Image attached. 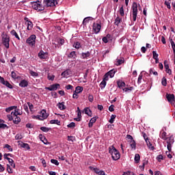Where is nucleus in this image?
Wrapping results in <instances>:
<instances>
[{
	"label": "nucleus",
	"mask_w": 175,
	"mask_h": 175,
	"mask_svg": "<svg viewBox=\"0 0 175 175\" xmlns=\"http://www.w3.org/2000/svg\"><path fill=\"white\" fill-rule=\"evenodd\" d=\"M121 18L117 16L116 18L115 19V25H117V27H118V25H120V23H121Z\"/></svg>",
	"instance_id": "nucleus-35"
},
{
	"label": "nucleus",
	"mask_w": 175,
	"mask_h": 175,
	"mask_svg": "<svg viewBox=\"0 0 175 175\" xmlns=\"http://www.w3.org/2000/svg\"><path fill=\"white\" fill-rule=\"evenodd\" d=\"M1 42L5 49H9L10 43V36H9L8 33L3 32L1 33Z\"/></svg>",
	"instance_id": "nucleus-2"
},
{
	"label": "nucleus",
	"mask_w": 175,
	"mask_h": 175,
	"mask_svg": "<svg viewBox=\"0 0 175 175\" xmlns=\"http://www.w3.org/2000/svg\"><path fill=\"white\" fill-rule=\"evenodd\" d=\"M109 75H107V73H106L105 75H104V78H103V81H107L109 80Z\"/></svg>",
	"instance_id": "nucleus-62"
},
{
	"label": "nucleus",
	"mask_w": 175,
	"mask_h": 175,
	"mask_svg": "<svg viewBox=\"0 0 175 175\" xmlns=\"http://www.w3.org/2000/svg\"><path fill=\"white\" fill-rule=\"evenodd\" d=\"M84 113H85L88 116H89L90 117L92 116V111H91V110L86 107L83 109Z\"/></svg>",
	"instance_id": "nucleus-21"
},
{
	"label": "nucleus",
	"mask_w": 175,
	"mask_h": 175,
	"mask_svg": "<svg viewBox=\"0 0 175 175\" xmlns=\"http://www.w3.org/2000/svg\"><path fill=\"white\" fill-rule=\"evenodd\" d=\"M11 77L14 80L18 79V76H17V74L14 71L11 72Z\"/></svg>",
	"instance_id": "nucleus-38"
},
{
	"label": "nucleus",
	"mask_w": 175,
	"mask_h": 175,
	"mask_svg": "<svg viewBox=\"0 0 175 175\" xmlns=\"http://www.w3.org/2000/svg\"><path fill=\"white\" fill-rule=\"evenodd\" d=\"M49 56V53L47 52H44L43 51H40L38 53V57L40 59H46Z\"/></svg>",
	"instance_id": "nucleus-9"
},
{
	"label": "nucleus",
	"mask_w": 175,
	"mask_h": 175,
	"mask_svg": "<svg viewBox=\"0 0 175 175\" xmlns=\"http://www.w3.org/2000/svg\"><path fill=\"white\" fill-rule=\"evenodd\" d=\"M100 28H102V26L99 23H93V31L94 33L98 34L99 32H100Z\"/></svg>",
	"instance_id": "nucleus-8"
},
{
	"label": "nucleus",
	"mask_w": 175,
	"mask_h": 175,
	"mask_svg": "<svg viewBox=\"0 0 175 175\" xmlns=\"http://www.w3.org/2000/svg\"><path fill=\"white\" fill-rule=\"evenodd\" d=\"M83 87L81 86H77L76 88H75V92L77 93V94H80L81 92H83Z\"/></svg>",
	"instance_id": "nucleus-27"
},
{
	"label": "nucleus",
	"mask_w": 175,
	"mask_h": 175,
	"mask_svg": "<svg viewBox=\"0 0 175 175\" xmlns=\"http://www.w3.org/2000/svg\"><path fill=\"white\" fill-rule=\"evenodd\" d=\"M30 75L33 77H38V76H39V74H38V72H36L35 71H32V70H30Z\"/></svg>",
	"instance_id": "nucleus-43"
},
{
	"label": "nucleus",
	"mask_w": 175,
	"mask_h": 175,
	"mask_svg": "<svg viewBox=\"0 0 175 175\" xmlns=\"http://www.w3.org/2000/svg\"><path fill=\"white\" fill-rule=\"evenodd\" d=\"M47 117H49V114H47L46 109H42L40 114L37 116V118H38V120L40 121H43V120H46Z\"/></svg>",
	"instance_id": "nucleus-7"
},
{
	"label": "nucleus",
	"mask_w": 175,
	"mask_h": 175,
	"mask_svg": "<svg viewBox=\"0 0 175 175\" xmlns=\"http://www.w3.org/2000/svg\"><path fill=\"white\" fill-rule=\"evenodd\" d=\"M3 85H5V87H8V88H10V90H12L13 85L9 83V81H5L3 83Z\"/></svg>",
	"instance_id": "nucleus-30"
},
{
	"label": "nucleus",
	"mask_w": 175,
	"mask_h": 175,
	"mask_svg": "<svg viewBox=\"0 0 175 175\" xmlns=\"http://www.w3.org/2000/svg\"><path fill=\"white\" fill-rule=\"evenodd\" d=\"M130 146L133 150H136V142L135 140L130 142Z\"/></svg>",
	"instance_id": "nucleus-37"
},
{
	"label": "nucleus",
	"mask_w": 175,
	"mask_h": 175,
	"mask_svg": "<svg viewBox=\"0 0 175 175\" xmlns=\"http://www.w3.org/2000/svg\"><path fill=\"white\" fill-rule=\"evenodd\" d=\"M109 152L111 154L113 161H118V159L121 158L120 152L117 150L114 146H111L109 148Z\"/></svg>",
	"instance_id": "nucleus-1"
},
{
	"label": "nucleus",
	"mask_w": 175,
	"mask_h": 175,
	"mask_svg": "<svg viewBox=\"0 0 175 175\" xmlns=\"http://www.w3.org/2000/svg\"><path fill=\"white\" fill-rule=\"evenodd\" d=\"M76 126V123L70 122L69 124L67 125L68 128H75Z\"/></svg>",
	"instance_id": "nucleus-52"
},
{
	"label": "nucleus",
	"mask_w": 175,
	"mask_h": 175,
	"mask_svg": "<svg viewBox=\"0 0 175 175\" xmlns=\"http://www.w3.org/2000/svg\"><path fill=\"white\" fill-rule=\"evenodd\" d=\"M51 124H56L57 125H59L60 122L58 120H51L50 121Z\"/></svg>",
	"instance_id": "nucleus-45"
},
{
	"label": "nucleus",
	"mask_w": 175,
	"mask_h": 175,
	"mask_svg": "<svg viewBox=\"0 0 175 175\" xmlns=\"http://www.w3.org/2000/svg\"><path fill=\"white\" fill-rule=\"evenodd\" d=\"M116 117H117V116H116V115H111V118H110V120H109V122L110 124H113V123L114 122V120H116Z\"/></svg>",
	"instance_id": "nucleus-39"
},
{
	"label": "nucleus",
	"mask_w": 175,
	"mask_h": 175,
	"mask_svg": "<svg viewBox=\"0 0 175 175\" xmlns=\"http://www.w3.org/2000/svg\"><path fill=\"white\" fill-rule=\"evenodd\" d=\"M41 163H42L43 167H46V166H47L46 164V160H44L43 159H41Z\"/></svg>",
	"instance_id": "nucleus-63"
},
{
	"label": "nucleus",
	"mask_w": 175,
	"mask_h": 175,
	"mask_svg": "<svg viewBox=\"0 0 175 175\" xmlns=\"http://www.w3.org/2000/svg\"><path fill=\"white\" fill-rule=\"evenodd\" d=\"M7 172L9 174L13 173V170H12V167H10V165H9V164L7 165Z\"/></svg>",
	"instance_id": "nucleus-48"
},
{
	"label": "nucleus",
	"mask_w": 175,
	"mask_h": 175,
	"mask_svg": "<svg viewBox=\"0 0 175 175\" xmlns=\"http://www.w3.org/2000/svg\"><path fill=\"white\" fill-rule=\"evenodd\" d=\"M166 98L167 99L168 102L172 105L174 103V94H166Z\"/></svg>",
	"instance_id": "nucleus-11"
},
{
	"label": "nucleus",
	"mask_w": 175,
	"mask_h": 175,
	"mask_svg": "<svg viewBox=\"0 0 175 175\" xmlns=\"http://www.w3.org/2000/svg\"><path fill=\"white\" fill-rule=\"evenodd\" d=\"M43 3L44 6H46V8H51L57 5L58 2L57 0H44Z\"/></svg>",
	"instance_id": "nucleus-5"
},
{
	"label": "nucleus",
	"mask_w": 175,
	"mask_h": 175,
	"mask_svg": "<svg viewBox=\"0 0 175 175\" xmlns=\"http://www.w3.org/2000/svg\"><path fill=\"white\" fill-rule=\"evenodd\" d=\"M10 33L12 36H14L16 39H18V40H20V36H18V34L16 31V30L13 29L10 31Z\"/></svg>",
	"instance_id": "nucleus-19"
},
{
	"label": "nucleus",
	"mask_w": 175,
	"mask_h": 175,
	"mask_svg": "<svg viewBox=\"0 0 175 175\" xmlns=\"http://www.w3.org/2000/svg\"><path fill=\"white\" fill-rule=\"evenodd\" d=\"M134 161H135V163H139V162H140V154H135Z\"/></svg>",
	"instance_id": "nucleus-28"
},
{
	"label": "nucleus",
	"mask_w": 175,
	"mask_h": 175,
	"mask_svg": "<svg viewBox=\"0 0 175 175\" xmlns=\"http://www.w3.org/2000/svg\"><path fill=\"white\" fill-rule=\"evenodd\" d=\"M157 159L159 162H161V161H163V156L162 154H159L157 156Z\"/></svg>",
	"instance_id": "nucleus-56"
},
{
	"label": "nucleus",
	"mask_w": 175,
	"mask_h": 175,
	"mask_svg": "<svg viewBox=\"0 0 175 175\" xmlns=\"http://www.w3.org/2000/svg\"><path fill=\"white\" fill-rule=\"evenodd\" d=\"M161 84L163 85V87H166V85H167V80L166 79V77H163Z\"/></svg>",
	"instance_id": "nucleus-36"
},
{
	"label": "nucleus",
	"mask_w": 175,
	"mask_h": 175,
	"mask_svg": "<svg viewBox=\"0 0 175 175\" xmlns=\"http://www.w3.org/2000/svg\"><path fill=\"white\" fill-rule=\"evenodd\" d=\"M120 16H122V17H124V16L125 14L124 12V7L123 6H122L120 9Z\"/></svg>",
	"instance_id": "nucleus-49"
},
{
	"label": "nucleus",
	"mask_w": 175,
	"mask_h": 175,
	"mask_svg": "<svg viewBox=\"0 0 175 175\" xmlns=\"http://www.w3.org/2000/svg\"><path fill=\"white\" fill-rule=\"evenodd\" d=\"M6 128H9L6 124H3V120H0V129H6Z\"/></svg>",
	"instance_id": "nucleus-25"
},
{
	"label": "nucleus",
	"mask_w": 175,
	"mask_h": 175,
	"mask_svg": "<svg viewBox=\"0 0 175 175\" xmlns=\"http://www.w3.org/2000/svg\"><path fill=\"white\" fill-rule=\"evenodd\" d=\"M117 85L118 87L122 90H124V88L125 87L126 84L125 82L122 81H117Z\"/></svg>",
	"instance_id": "nucleus-15"
},
{
	"label": "nucleus",
	"mask_w": 175,
	"mask_h": 175,
	"mask_svg": "<svg viewBox=\"0 0 175 175\" xmlns=\"http://www.w3.org/2000/svg\"><path fill=\"white\" fill-rule=\"evenodd\" d=\"M58 87H59V84L55 83L51 85L50 87L45 88V90H48L49 91H57V90H58Z\"/></svg>",
	"instance_id": "nucleus-10"
},
{
	"label": "nucleus",
	"mask_w": 175,
	"mask_h": 175,
	"mask_svg": "<svg viewBox=\"0 0 175 175\" xmlns=\"http://www.w3.org/2000/svg\"><path fill=\"white\" fill-rule=\"evenodd\" d=\"M149 72L150 75H154V76H158V72L154 70L152 68H150Z\"/></svg>",
	"instance_id": "nucleus-42"
},
{
	"label": "nucleus",
	"mask_w": 175,
	"mask_h": 175,
	"mask_svg": "<svg viewBox=\"0 0 175 175\" xmlns=\"http://www.w3.org/2000/svg\"><path fill=\"white\" fill-rule=\"evenodd\" d=\"M174 143V139H170L168 141H167V148L169 152L172 151V144H173Z\"/></svg>",
	"instance_id": "nucleus-13"
},
{
	"label": "nucleus",
	"mask_w": 175,
	"mask_h": 175,
	"mask_svg": "<svg viewBox=\"0 0 175 175\" xmlns=\"http://www.w3.org/2000/svg\"><path fill=\"white\" fill-rule=\"evenodd\" d=\"M70 73H71L70 70H66L62 73V77H65L66 79H68V77L70 76Z\"/></svg>",
	"instance_id": "nucleus-14"
},
{
	"label": "nucleus",
	"mask_w": 175,
	"mask_h": 175,
	"mask_svg": "<svg viewBox=\"0 0 175 175\" xmlns=\"http://www.w3.org/2000/svg\"><path fill=\"white\" fill-rule=\"evenodd\" d=\"M18 115L14 116V124H18L21 121V118L20 117L17 116Z\"/></svg>",
	"instance_id": "nucleus-23"
},
{
	"label": "nucleus",
	"mask_w": 175,
	"mask_h": 175,
	"mask_svg": "<svg viewBox=\"0 0 175 175\" xmlns=\"http://www.w3.org/2000/svg\"><path fill=\"white\" fill-rule=\"evenodd\" d=\"M152 54H153V59H157L159 55H158V53H157V51H153Z\"/></svg>",
	"instance_id": "nucleus-53"
},
{
	"label": "nucleus",
	"mask_w": 175,
	"mask_h": 175,
	"mask_svg": "<svg viewBox=\"0 0 175 175\" xmlns=\"http://www.w3.org/2000/svg\"><path fill=\"white\" fill-rule=\"evenodd\" d=\"M26 24L27 25V31H31V29H32V28H33V23H32L31 21H27Z\"/></svg>",
	"instance_id": "nucleus-18"
},
{
	"label": "nucleus",
	"mask_w": 175,
	"mask_h": 175,
	"mask_svg": "<svg viewBox=\"0 0 175 175\" xmlns=\"http://www.w3.org/2000/svg\"><path fill=\"white\" fill-rule=\"evenodd\" d=\"M109 37H110V35H107L106 37H103V42H104V43H107L109 42V40L107 39Z\"/></svg>",
	"instance_id": "nucleus-55"
},
{
	"label": "nucleus",
	"mask_w": 175,
	"mask_h": 175,
	"mask_svg": "<svg viewBox=\"0 0 175 175\" xmlns=\"http://www.w3.org/2000/svg\"><path fill=\"white\" fill-rule=\"evenodd\" d=\"M40 130L42 131V132H45V133H47L49 131V128L46 126L40 127Z\"/></svg>",
	"instance_id": "nucleus-51"
},
{
	"label": "nucleus",
	"mask_w": 175,
	"mask_h": 175,
	"mask_svg": "<svg viewBox=\"0 0 175 175\" xmlns=\"http://www.w3.org/2000/svg\"><path fill=\"white\" fill-rule=\"evenodd\" d=\"M31 8L36 10L37 12H43L44 10V6L40 4L39 1L31 2Z\"/></svg>",
	"instance_id": "nucleus-3"
},
{
	"label": "nucleus",
	"mask_w": 175,
	"mask_h": 175,
	"mask_svg": "<svg viewBox=\"0 0 175 175\" xmlns=\"http://www.w3.org/2000/svg\"><path fill=\"white\" fill-rule=\"evenodd\" d=\"M132 14L133 21H136L137 17V3H133L132 5Z\"/></svg>",
	"instance_id": "nucleus-6"
},
{
	"label": "nucleus",
	"mask_w": 175,
	"mask_h": 175,
	"mask_svg": "<svg viewBox=\"0 0 175 175\" xmlns=\"http://www.w3.org/2000/svg\"><path fill=\"white\" fill-rule=\"evenodd\" d=\"M68 57V58H73L75 59V58H76L77 57L76 52L75 51L70 52Z\"/></svg>",
	"instance_id": "nucleus-34"
},
{
	"label": "nucleus",
	"mask_w": 175,
	"mask_h": 175,
	"mask_svg": "<svg viewBox=\"0 0 175 175\" xmlns=\"http://www.w3.org/2000/svg\"><path fill=\"white\" fill-rule=\"evenodd\" d=\"M36 36L33 34L30 36L26 40V43L31 46V47H33L35 46V43H36Z\"/></svg>",
	"instance_id": "nucleus-4"
},
{
	"label": "nucleus",
	"mask_w": 175,
	"mask_h": 175,
	"mask_svg": "<svg viewBox=\"0 0 175 175\" xmlns=\"http://www.w3.org/2000/svg\"><path fill=\"white\" fill-rule=\"evenodd\" d=\"M58 43L59 44H65V40L63 39V38H59V40H58Z\"/></svg>",
	"instance_id": "nucleus-60"
},
{
	"label": "nucleus",
	"mask_w": 175,
	"mask_h": 175,
	"mask_svg": "<svg viewBox=\"0 0 175 175\" xmlns=\"http://www.w3.org/2000/svg\"><path fill=\"white\" fill-rule=\"evenodd\" d=\"M160 137H161V139H163V140H166V132L161 131Z\"/></svg>",
	"instance_id": "nucleus-33"
},
{
	"label": "nucleus",
	"mask_w": 175,
	"mask_h": 175,
	"mask_svg": "<svg viewBox=\"0 0 175 175\" xmlns=\"http://www.w3.org/2000/svg\"><path fill=\"white\" fill-rule=\"evenodd\" d=\"M73 47H75V49H80V47H81V44H80V42H77L74 44Z\"/></svg>",
	"instance_id": "nucleus-41"
},
{
	"label": "nucleus",
	"mask_w": 175,
	"mask_h": 175,
	"mask_svg": "<svg viewBox=\"0 0 175 175\" xmlns=\"http://www.w3.org/2000/svg\"><path fill=\"white\" fill-rule=\"evenodd\" d=\"M90 55H91V53H90V51H87L85 53H82L81 58L83 59H87V58H88V57H90Z\"/></svg>",
	"instance_id": "nucleus-17"
},
{
	"label": "nucleus",
	"mask_w": 175,
	"mask_h": 175,
	"mask_svg": "<svg viewBox=\"0 0 175 175\" xmlns=\"http://www.w3.org/2000/svg\"><path fill=\"white\" fill-rule=\"evenodd\" d=\"M23 139V135L21 134H16L15 136V139L16 140H21Z\"/></svg>",
	"instance_id": "nucleus-46"
},
{
	"label": "nucleus",
	"mask_w": 175,
	"mask_h": 175,
	"mask_svg": "<svg viewBox=\"0 0 175 175\" xmlns=\"http://www.w3.org/2000/svg\"><path fill=\"white\" fill-rule=\"evenodd\" d=\"M57 107L59 109V110H65V109H66V107H65V103L64 102L59 103L57 104Z\"/></svg>",
	"instance_id": "nucleus-20"
},
{
	"label": "nucleus",
	"mask_w": 175,
	"mask_h": 175,
	"mask_svg": "<svg viewBox=\"0 0 175 175\" xmlns=\"http://www.w3.org/2000/svg\"><path fill=\"white\" fill-rule=\"evenodd\" d=\"M18 145L21 146L22 148H25L26 150H30L31 148L29 147V145L28 144L23 143L21 141L18 142Z\"/></svg>",
	"instance_id": "nucleus-12"
},
{
	"label": "nucleus",
	"mask_w": 175,
	"mask_h": 175,
	"mask_svg": "<svg viewBox=\"0 0 175 175\" xmlns=\"http://www.w3.org/2000/svg\"><path fill=\"white\" fill-rule=\"evenodd\" d=\"M122 64H124L123 58L116 59V65H117V66H120V65H122Z\"/></svg>",
	"instance_id": "nucleus-29"
},
{
	"label": "nucleus",
	"mask_w": 175,
	"mask_h": 175,
	"mask_svg": "<svg viewBox=\"0 0 175 175\" xmlns=\"http://www.w3.org/2000/svg\"><path fill=\"white\" fill-rule=\"evenodd\" d=\"M19 87H22L25 88V87H28V81H27L25 79L22 80L19 83Z\"/></svg>",
	"instance_id": "nucleus-16"
},
{
	"label": "nucleus",
	"mask_w": 175,
	"mask_h": 175,
	"mask_svg": "<svg viewBox=\"0 0 175 175\" xmlns=\"http://www.w3.org/2000/svg\"><path fill=\"white\" fill-rule=\"evenodd\" d=\"M8 118L9 121H13L14 122V114L13 112L10 115H8Z\"/></svg>",
	"instance_id": "nucleus-31"
},
{
	"label": "nucleus",
	"mask_w": 175,
	"mask_h": 175,
	"mask_svg": "<svg viewBox=\"0 0 175 175\" xmlns=\"http://www.w3.org/2000/svg\"><path fill=\"white\" fill-rule=\"evenodd\" d=\"M88 100H89V102H91V103L94 102V95L89 94Z\"/></svg>",
	"instance_id": "nucleus-54"
},
{
	"label": "nucleus",
	"mask_w": 175,
	"mask_h": 175,
	"mask_svg": "<svg viewBox=\"0 0 175 175\" xmlns=\"http://www.w3.org/2000/svg\"><path fill=\"white\" fill-rule=\"evenodd\" d=\"M8 162L12 167H16V164H14V161H13V159H8Z\"/></svg>",
	"instance_id": "nucleus-40"
},
{
	"label": "nucleus",
	"mask_w": 175,
	"mask_h": 175,
	"mask_svg": "<svg viewBox=\"0 0 175 175\" xmlns=\"http://www.w3.org/2000/svg\"><path fill=\"white\" fill-rule=\"evenodd\" d=\"M164 4L167 6V9H171L170 1H165Z\"/></svg>",
	"instance_id": "nucleus-59"
},
{
	"label": "nucleus",
	"mask_w": 175,
	"mask_h": 175,
	"mask_svg": "<svg viewBox=\"0 0 175 175\" xmlns=\"http://www.w3.org/2000/svg\"><path fill=\"white\" fill-rule=\"evenodd\" d=\"M27 105L29 106L30 111H32V110H33V105H32V103H27Z\"/></svg>",
	"instance_id": "nucleus-61"
},
{
	"label": "nucleus",
	"mask_w": 175,
	"mask_h": 175,
	"mask_svg": "<svg viewBox=\"0 0 175 175\" xmlns=\"http://www.w3.org/2000/svg\"><path fill=\"white\" fill-rule=\"evenodd\" d=\"M133 90H135V88H133V87H129V88H124L123 89V91H124V92L129 93V92H131V91H133Z\"/></svg>",
	"instance_id": "nucleus-26"
},
{
	"label": "nucleus",
	"mask_w": 175,
	"mask_h": 175,
	"mask_svg": "<svg viewBox=\"0 0 175 175\" xmlns=\"http://www.w3.org/2000/svg\"><path fill=\"white\" fill-rule=\"evenodd\" d=\"M12 113H14L13 114L14 116H21V114H23V111L17 109V108H16L14 111H12Z\"/></svg>",
	"instance_id": "nucleus-24"
},
{
	"label": "nucleus",
	"mask_w": 175,
	"mask_h": 175,
	"mask_svg": "<svg viewBox=\"0 0 175 175\" xmlns=\"http://www.w3.org/2000/svg\"><path fill=\"white\" fill-rule=\"evenodd\" d=\"M5 148H8V150L9 151H11V152L13 151V148H12V146H10V145H9V144H5Z\"/></svg>",
	"instance_id": "nucleus-58"
},
{
	"label": "nucleus",
	"mask_w": 175,
	"mask_h": 175,
	"mask_svg": "<svg viewBox=\"0 0 175 175\" xmlns=\"http://www.w3.org/2000/svg\"><path fill=\"white\" fill-rule=\"evenodd\" d=\"M51 163H53V165H55L56 166H58V165H59V163H58V160L56 159H51Z\"/></svg>",
	"instance_id": "nucleus-47"
},
{
	"label": "nucleus",
	"mask_w": 175,
	"mask_h": 175,
	"mask_svg": "<svg viewBox=\"0 0 175 175\" xmlns=\"http://www.w3.org/2000/svg\"><path fill=\"white\" fill-rule=\"evenodd\" d=\"M109 110L110 111H114V105H111V106H109Z\"/></svg>",
	"instance_id": "nucleus-64"
},
{
	"label": "nucleus",
	"mask_w": 175,
	"mask_h": 175,
	"mask_svg": "<svg viewBox=\"0 0 175 175\" xmlns=\"http://www.w3.org/2000/svg\"><path fill=\"white\" fill-rule=\"evenodd\" d=\"M146 165H147V161H144L142 165H139V169L142 171L144 170V167L146 166Z\"/></svg>",
	"instance_id": "nucleus-57"
},
{
	"label": "nucleus",
	"mask_w": 175,
	"mask_h": 175,
	"mask_svg": "<svg viewBox=\"0 0 175 175\" xmlns=\"http://www.w3.org/2000/svg\"><path fill=\"white\" fill-rule=\"evenodd\" d=\"M14 109H17L16 106H11L10 107H8L5 109V111H7V113H10V111H12V110H14Z\"/></svg>",
	"instance_id": "nucleus-32"
},
{
	"label": "nucleus",
	"mask_w": 175,
	"mask_h": 175,
	"mask_svg": "<svg viewBox=\"0 0 175 175\" xmlns=\"http://www.w3.org/2000/svg\"><path fill=\"white\" fill-rule=\"evenodd\" d=\"M107 75H109L111 79H113V77H114V75H116V70H111L108 72H107Z\"/></svg>",
	"instance_id": "nucleus-22"
},
{
	"label": "nucleus",
	"mask_w": 175,
	"mask_h": 175,
	"mask_svg": "<svg viewBox=\"0 0 175 175\" xmlns=\"http://www.w3.org/2000/svg\"><path fill=\"white\" fill-rule=\"evenodd\" d=\"M126 139H128L129 141V143H131V142H133L135 139H133V137H132V135H126Z\"/></svg>",
	"instance_id": "nucleus-50"
},
{
	"label": "nucleus",
	"mask_w": 175,
	"mask_h": 175,
	"mask_svg": "<svg viewBox=\"0 0 175 175\" xmlns=\"http://www.w3.org/2000/svg\"><path fill=\"white\" fill-rule=\"evenodd\" d=\"M146 142L148 148H150V150H154V146H152V144H151V142H150V141L148 140Z\"/></svg>",
	"instance_id": "nucleus-44"
}]
</instances>
